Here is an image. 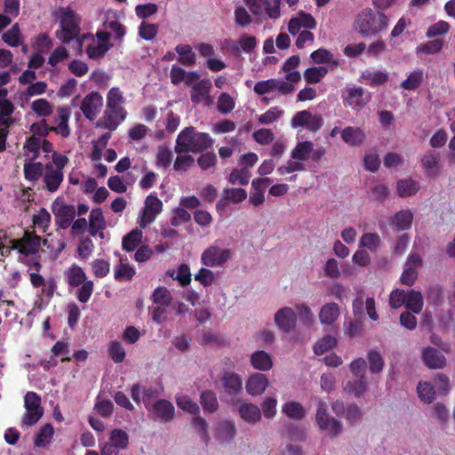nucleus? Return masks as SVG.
<instances>
[{
  "label": "nucleus",
  "instance_id": "61",
  "mask_svg": "<svg viewBox=\"0 0 455 455\" xmlns=\"http://www.w3.org/2000/svg\"><path fill=\"white\" fill-rule=\"evenodd\" d=\"M152 299L156 304L163 307H168L172 301V297L171 291L167 288L160 286L154 291Z\"/></svg>",
  "mask_w": 455,
  "mask_h": 455
},
{
  "label": "nucleus",
  "instance_id": "8",
  "mask_svg": "<svg viewBox=\"0 0 455 455\" xmlns=\"http://www.w3.org/2000/svg\"><path fill=\"white\" fill-rule=\"evenodd\" d=\"M129 445V435L121 428H115L108 434V441L100 445V455H118Z\"/></svg>",
  "mask_w": 455,
  "mask_h": 455
},
{
  "label": "nucleus",
  "instance_id": "48",
  "mask_svg": "<svg viewBox=\"0 0 455 455\" xmlns=\"http://www.w3.org/2000/svg\"><path fill=\"white\" fill-rule=\"evenodd\" d=\"M337 343V339L334 336L325 335L315 343L313 349L315 355H321L334 348Z\"/></svg>",
  "mask_w": 455,
  "mask_h": 455
},
{
  "label": "nucleus",
  "instance_id": "5",
  "mask_svg": "<svg viewBox=\"0 0 455 455\" xmlns=\"http://www.w3.org/2000/svg\"><path fill=\"white\" fill-rule=\"evenodd\" d=\"M60 24L57 37L63 43L70 42L79 31V18L70 7H60L55 12Z\"/></svg>",
  "mask_w": 455,
  "mask_h": 455
},
{
  "label": "nucleus",
  "instance_id": "43",
  "mask_svg": "<svg viewBox=\"0 0 455 455\" xmlns=\"http://www.w3.org/2000/svg\"><path fill=\"white\" fill-rule=\"evenodd\" d=\"M2 39L5 44L12 47L23 45L24 43V37L17 23L3 34Z\"/></svg>",
  "mask_w": 455,
  "mask_h": 455
},
{
  "label": "nucleus",
  "instance_id": "62",
  "mask_svg": "<svg viewBox=\"0 0 455 455\" xmlns=\"http://www.w3.org/2000/svg\"><path fill=\"white\" fill-rule=\"evenodd\" d=\"M295 311L297 314V318L299 317V320L306 325H311L315 321V315L309 307L305 303H298L295 305Z\"/></svg>",
  "mask_w": 455,
  "mask_h": 455
},
{
  "label": "nucleus",
  "instance_id": "13",
  "mask_svg": "<svg viewBox=\"0 0 455 455\" xmlns=\"http://www.w3.org/2000/svg\"><path fill=\"white\" fill-rule=\"evenodd\" d=\"M315 419L319 428L331 437L338 435L342 431L341 424L328 416L326 403L322 401L317 403Z\"/></svg>",
  "mask_w": 455,
  "mask_h": 455
},
{
  "label": "nucleus",
  "instance_id": "20",
  "mask_svg": "<svg viewBox=\"0 0 455 455\" xmlns=\"http://www.w3.org/2000/svg\"><path fill=\"white\" fill-rule=\"evenodd\" d=\"M12 248L24 255L33 254L40 248V237L36 235L26 232L22 238L12 240Z\"/></svg>",
  "mask_w": 455,
  "mask_h": 455
},
{
  "label": "nucleus",
  "instance_id": "35",
  "mask_svg": "<svg viewBox=\"0 0 455 455\" xmlns=\"http://www.w3.org/2000/svg\"><path fill=\"white\" fill-rule=\"evenodd\" d=\"M239 416L247 423L255 424L261 419V411L256 404L242 402L237 406Z\"/></svg>",
  "mask_w": 455,
  "mask_h": 455
},
{
  "label": "nucleus",
  "instance_id": "7",
  "mask_svg": "<svg viewBox=\"0 0 455 455\" xmlns=\"http://www.w3.org/2000/svg\"><path fill=\"white\" fill-rule=\"evenodd\" d=\"M233 256V251L222 246L218 241L206 247L200 257L202 265L207 267H224Z\"/></svg>",
  "mask_w": 455,
  "mask_h": 455
},
{
  "label": "nucleus",
  "instance_id": "51",
  "mask_svg": "<svg viewBox=\"0 0 455 455\" xmlns=\"http://www.w3.org/2000/svg\"><path fill=\"white\" fill-rule=\"evenodd\" d=\"M135 275L134 268L127 262L120 259L119 264L114 268V276L117 281H128Z\"/></svg>",
  "mask_w": 455,
  "mask_h": 455
},
{
  "label": "nucleus",
  "instance_id": "15",
  "mask_svg": "<svg viewBox=\"0 0 455 455\" xmlns=\"http://www.w3.org/2000/svg\"><path fill=\"white\" fill-rule=\"evenodd\" d=\"M148 410L149 415L155 420H159L164 423L172 421L175 416V408L173 404L165 399H160L146 405Z\"/></svg>",
  "mask_w": 455,
  "mask_h": 455
},
{
  "label": "nucleus",
  "instance_id": "4",
  "mask_svg": "<svg viewBox=\"0 0 455 455\" xmlns=\"http://www.w3.org/2000/svg\"><path fill=\"white\" fill-rule=\"evenodd\" d=\"M68 163V158L61 154L54 152L52 154V161L45 164L43 180L45 188L53 193L58 190L63 180V168Z\"/></svg>",
  "mask_w": 455,
  "mask_h": 455
},
{
  "label": "nucleus",
  "instance_id": "54",
  "mask_svg": "<svg viewBox=\"0 0 455 455\" xmlns=\"http://www.w3.org/2000/svg\"><path fill=\"white\" fill-rule=\"evenodd\" d=\"M32 111L39 117H47L53 111L52 105L45 99H37L31 103Z\"/></svg>",
  "mask_w": 455,
  "mask_h": 455
},
{
  "label": "nucleus",
  "instance_id": "47",
  "mask_svg": "<svg viewBox=\"0 0 455 455\" xmlns=\"http://www.w3.org/2000/svg\"><path fill=\"white\" fill-rule=\"evenodd\" d=\"M381 245V238L377 233H364L359 239V247L371 251H377Z\"/></svg>",
  "mask_w": 455,
  "mask_h": 455
},
{
  "label": "nucleus",
  "instance_id": "60",
  "mask_svg": "<svg viewBox=\"0 0 455 455\" xmlns=\"http://www.w3.org/2000/svg\"><path fill=\"white\" fill-rule=\"evenodd\" d=\"M54 430L51 424H45L38 432L36 439L35 445L38 447H44L48 445L53 436Z\"/></svg>",
  "mask_w": 455,
  "mask_h": 455
},
{
  "label": "nucleus",
  "instance_id": "46",
  "mask_svg": "<svg viewBox=\"0 0 455 455\" xmlns=\"http://www.w3.org/2000/svg\"><path fill=\"white\" fill-rule=\"evenodd\" d=\"M68 283L71 286H78L85 281V274L82 267L73 264L64 273Z\"/></svg>",
  "mask_w": 455,
  "mask_h": 455
},
{
  "label": "nucleus",
  "instance_id": "58",
  "mask_svg": "<svg viewBox=\"0 0 455 455\" xmlns=\"http://www.w3.org/2000/svg\"><path fill=\"white\" fill-rule=\"evenodd\" d=\"M108 352L109 357L116 363H122L126 356V351L120 341L113 340L109 342Z\"/></svg>",
  "mask_w": 455,
  "mask_h": 455
},
{
  "label": "nucleus",
  "instance_id": "21",
  "mask_svg": "<svg viewBox=\"0 0 455 455\" xmlns=\"http://www.w3.org/2000/svg\"><path fill=\"white\" fill-rule=\"evenodd\" d=\"M360 81L371 87L382 86L389 81V74L387 71L369 68L361 72Z\"/></svg>",
  "mask_w": 455,
  "mask_h": 455
},
{
  "label": "nucleus",
  "instance_id": "34",
  "mask_svg": "<svg viewBox=\"0 0 455 455\" xmlns=\"http://www.w3.org/2000/svg\"><path fill=\"white\" fill-rule=\"evenodd\" d=\"M272 180L269 178H258L251 181V192L249 203L253 206H259L265 201V186Z\"/></svg>",
  "mask_w": 455,
  "mask_h": 455
},
{
  "label": "nucleus",
  "instance_id": "57",
  "mask_svg": "<svg viewBox=\"0 0 455 455\" xmlns=\"http://www.w3.org/2000/svg\"><path fill=\"white\" fill-rule=\"evenodd\" d=\"M176 52L180 56L179 61L184 66H192L196 63V54L190 45L179 44L176 46Z\"/></svg>",
  "mask_w": 455,
  "mask_h": 455
},
{
  "label": "nucleus",
  "instance_id": "19",
  "mask_svg": "<svg viewBox=\"0 0 455 455\" xmlns=\"http://www.w3.org/2000/svg\"><path fill=\"white\" fill-rule=\"evenodd\" d=\"M371 94L363 87H352L346 91L344 104L355 110L363 109L370 101Z\"/></svg>",
  "mask_w": 455,
  "mask_h": 455
},
{
  "label": "nucleus",
  "instance_id": "52",
  "mask_svg": "<svg viewBox=\"0 0 455 455\" xmlns=\"http://www.w3.org/2000/svg\"><path fill=\"white\" fill-rule=\"evenodd\" d=\"M124 102L123 92L117 87L111 88L107 94V108L108 109H124L121 105Z\"/></svg>",
  "mask_w": 455,
  "mask_h": 455
},
{
  "label": "nucleus",
  "instance_id": "26",
  "mask_svg": "<svg viewBox=\"0 0 455 455\" xmlns=\"http://www.w3.org/2000/svg\"><path fill=\"white\" fill-rule=\"evenodd\" d=\"M236 435L235 423L225 420L218 423L214 427V438L220 444L231 443Z\"/></svg>",
  "mask_w": 455,
  "mask_h": 455
},
{
  "label": "nucleus",
  "instance_id": "24",
  "mask_svg": "<svg viewBox=\"0 0 455 455\" xmlns=\"http://www.w3.org/2000/svg\"><path fill=\"white\" fill-rule=\"evenodd\" d=\"M247 198V192L241 188H225L220 200L217 203V210H224L230 204H239Z\"/></svg>",
  "mask_w": 455,
  "mask_h": 455
},
{
  "label": "nucleus",
  "instance_id": "50",
  "mask_svg": "<svg viewBox=\"0 0 455 455\" xmlns=\"http://www.w3.org/2000/svg\"><path fill=\"white\" fill-rule=\"evenodd\" d=\"M176 153L178 156L173 164V168L176 172H185L194 165L195 160L188 152L179 151Z\"/></svg>",
  "mask_w": 455,
  "mask_h": 455
},
{
  "label": "nucleus",
  "instance_id": "6",
  "mask_svg": "<svg viewBox=\"0 0 455 455\" xmlns=\"http://www.w3.org/2000/svg\"><path fill=\"white\" fill-rule=\"evenodd\" d=\"M79 52L84 45L86 46V53L90 59L101 58L111 47L108 34L106 32L97 33L96 36L90 34L83 35L76 40Z\"/></svg>",
  "mask_w": 455,
  "mask_h": 455
},
{
  "label": "nucleus",
  "instance_id": "25",
  "mask_svg": "<svg viewBox=\"0 0 455 455\" xmlns=\"http://www.w3.org/2000/svg\"><path fill=\"white\" fill-rule=\"evenodd\" d=\"M424 364L429 369H443L446 365L445 356L432 347H425L421 351Z\"/></svg>",
  "mask_w": 455,
  "mask_h": 455
},
{
  "label": "nucleus",
  "instance_id": "16",
  "mask_svg": "<svg viewBox=\"0 0 455 455\" xmlns=\"http://www.w3.org/2000/svg\"><path fill=\"white\" fill-rule=\"evenodd\" d=\"M14 110L13 104L0 94V150L5 148V136L8 132V126L12 124V113Z\"/></svg>",
  "mask_w": 455,
  "mask_h": 455
},
{
  "label": "nucleus",
  "instance_id": "3",
  "mask_svg": "<svg viewBox=\"0 0 455 455\" xmlns=\"http://www.w3.org/2000/svg\"><path fill=\"white\" fill-rule=\"evenodd\" d=\"M212 140L208 133L196 132L194 127H187L178 135L175 151L198 152L209 148Z\"/></svg>",
  "mask_w": 455,
  "mask_h": 455
},
{
  "label": "nucleus",
  "instance_id": "17",
  "mask_svg": "<svg viewBox=\"0 0 455 455\" xmlns=\"http://www.w3.org/2000/svg\"><path fill=\"white\" fill-rule=\"evenodd\" d=\"M275 326L283 332L289 333L292 331L297 324V314L294 308L291 307H283L279 308L274 315Z\"/></svg>",
  "mask_w": 455,
  "mask_h": 455
},
{
  "label": "nucleus",
  "instance_id": "39",
  "mask_svg": "<svg viewBox=\"0 0 455 455\" xmlns=\"http://www.w3.org/2000/svg\"><path fill=\"white\" fill-rule=\"evenodd\" d=\"M166 275L176 280L181 286H187L191 283V271L188 264H180L176 268L169 269Z\"/></svg>",
  "mask_w": 455,
  "mask_h": 455
},
{
  "label": "nucleus",
  "instance_id": "10",
  "mask_svg": "<svg viewBox=\"0 0 455 455\" xmlns=\"http://www.w3.org/2000/svg\"><path fill=\"white\" fill-rule=\"evenodd\" d=\"M51 209L59 228L67 229L71 226L76 216V209L73 205L67 204L62 198L57 197Z\"/></svg>",
  "mask_w": 455,
  "mask_h": 455
},
{
  "label": "nucleus",
  "instance_id": "53",
  "mask_svg": "<svg viewBox=\"0 0 455 455\" xmlns=\"http://www.w3.org/2000/svg\"><path fill=\"white\" fill-rule=\"evenodd\" d=\"M142 231L140 229H133L123 238V248L127 251H132L140 244L142 240Z\"/></svg>",
  "mask_w": 455,
  "mask_h": 455
},
{
  "label": "nucleus",
  "instance_id": "59",
  "mask_svg": "<svg viewBox=\"0 0 455 455\" xmlns=\"http://www.w3.org/2000/svg\"><path fill=\"white\" fill-rule=\"evenodd\" d=\"M223 385L228 392L236 393L241 390L243 381L241 377L236 373H226L223 378Z\"/></svg>",
  "mask_w": 455,
  "mask_h": 455
},
{
  "label": "nucleus",
  "instance_id": "38",
  "mask_svg": "<svg viewBox=\"0 0 455 455\" xmlns=\"http://www.w3.org/2000/svg\"><path fill=\"white\" fill-rule=\"evenodd\" d=\"M251 363L258 371H267L273 367V359L267 352L258 350L251 354Z\"/></svg>",
  "mask_w": 455,
  "mask_h": 455
},
{
  "label": "nucleus",
  "instance_id": "64",
  "mask_svg": "<svg viewBox=\"0 0 455 455\" xmlns=\"http://www.w3.org/2000/svg\"><path fill=\"white\" fill-rule=\"evenodd\" d=\"M328 69L325 67H313L304 72V78L307 83H319L327 74Z\"/></svg>",
  "mask_w": 455,
  "mask_h": 455
},
{
  "label": "nucleus",
  "instance_id": "11",
  "mask_svg": "<svg viewBox=\"0 0 455 455\" xmlns=\"http://www.w3.org/2000/svg\"><path fill=\"white\" fill-rule=\"evenodd\" d=\"M162 211V201L156 196H148L144 202V207L138 218V224L140 228H145L153 223L156 220L157 215H159Z\"/></svg>",
  "mask_w": 455,
  "mask_h": 455
},
{
  "label": "nucleus",
  "instance_id": "14",
  "mask_svg": "<svg viewBox=\"0 0 455 455\" xmlns=\"http://www.w3.org/2000/svg\"><path fill=\"white\" fill-rule=\"evenodd\" d=\"M322 125V117L307 110L297 112L291 119V126L293 129H306L315 132L320 130Z\"/></svg>",
  "mask_w": 455,
  "mask_h": 455
},
{
  "label": "nucleus",
  "instance_id": "63",
  "mask_svg": "<svg viewBox=\"0 0 455 455\" xmlns=\"http://www.w3.org/2000/svg\"><path fill=\"white\" fill-rule=\"evenodd\" d=\"M43 164L40 163L28 162L24 164V174L26 180L35 181L43 175Z\"/></svg>",
  "mask_w": 455,
  "mask_h": 455
},
{
  "label": "nucleus",
  "instance_id": "56",
  "mask_svg": "<svg viewBox=\"0 0 455 455\" xmlns=\"http://www.w3.org/2000/svg\"><path fill=\"white\" fill-rule=\"evenodd\" d=\"M277 399L273 396L265 397L261 403V417L271 419L277 414Z\"/></svg>",
  "mask_w": 455,
  "mask_h": 455
},
{
  "label": "nucleus",
  "instance_id": "29",
  "mask_svg": "<svg viewBox=\"0 0 455 455\" xmlns=\"http://www.w3.org/2000/svg\"><path fill=\"white\" fill-rule=\"evenodd\" d=\"M414 215L409 209L400 210L389 220L391 228L395 231H404L411 228Z\"/></svg>",
  "mask_w": 455,
  "mask_h": 455
},
{
  "label": "nucleus",
  "instance_id": "55",
  "mask_svg": "<svg viewBox=\"0 0 455 455\" xmlns=\"http://www.w3.org/2000/svg\"><path fill=\"white\" fill-rule=\"evenodd\" d=\"M283 109L280 107H272L265 113L258 116V122L261 124H271L279 120L283 116Z\"/></svg>",
  "mask_w": 455,
  "mask_h": 455
},
{
  "label": "nucleus",
  "instance_id": "36",
  "mask_svg": "<svg viewBox=\"0 0 455 455\" xmlns=\"http://www.w3.org/2000/svg\"><path fill=\"white\" fill-rule=\"evenodd\" d=\"M106 228V221L100 208L91 211L89 216V233L92 236L99 235L101 239L104 238L103 229Z\"/></svg>",
  "mask_w": 455,
  "mask_h": 455
},
{
  "label": "nucleus",
  "instance_id": "2",
  "mask_svg": "<svg viewBox=\"0 0 455 455\" xmlns=\"http://www.w3.org/2000/svg\"><path fill=\"white\" fill-rule=\"evenodd\" d=\"M325 154L323 148H314L311 141L298 142L291 151V158L283 165L277 168L279 175H285L295 172H302L305 170L304 162L312 158L318 161Z\"/></svg>",
  "mask_w": 455,
  "mask_h": 455
},
{
  "label": "nucleus",
  "instance_id": "23",
  "mask_svg": "<svg viewBox=\"0 0 455 455\" xmlns=\"http://www.w3.org/2000/svg\"><path fill=\"white\" fill-rule=\"evenodd\" d=\"M126 118L125 109H107L103 116L97 123V126L109 131H115Z\"/></svg>",
  "mask_w": 455,
  "mask_h": 455
},
{
  "label": "nucleus",
  "instance_id": "12",
  "mask_svg": "<svg viewBox=\"0 0 455 455\" xmlns=\"http://www.w3.org/2000/svg\"><path fill=\"white\" fill-rule=\"evenodd\" d=\"M294 91L293 84L283 80L270 78L267 80L259 81L254 84L253 92L259 95H266L274 92L280 94H289Z\"/></svg>",
  "mask_w": 455,
  "mask_h": 455
},
{
  "label": "nucleus",
  "instance_id": "45",
  "mask_svg": "<svg viewBox=\"0 0 455 455\" xmlns=\"http://www.w3.org/2000/svg\"><path fill=\"white\" fill-rule=\"evenodd\" d=\"M175 400L179 409L191 415H198L200 411L198 404L188 395L180 394L176 396Z\"/></svg>",
  "mask_w": 455,
  "mask_h": 455
},
{
  "label": "nucleus",
  "instance_id": "33",
  "mask_svg": "<svg viewBox=\"0 0 455 455\" xmlns=\"http://www.w3.org/2000/svg\"><path fill=\"white\" fill-rule=\"evenodd\" d=\"M342 140L348 146L360 147L365 140L366 135L363 129L347 126L340 131Z\"/></svg>",
  "mask_w": 455,
  "mask_h": 455
},
{
  "label": "nucleus",
  "instance_id": "9",
  "mask_svg": "<svg viewBox=\"0 0 455 455\" xmlns=\"http://www.w3.org/2000/svg\"><path fill=\"white\" fill-rule=\"evenodd\" d=\"M24 407L26 412L22 417L23 425H35L44 414V409L41 406V398L35 392H28L25 395Z\"/></svg>",
  "mask_w": 455,
  "mask_h": 455
},
{
  "label": "nucleus",
  "instance_id": "49",
  "mask_svg": "<svg viewBox=\"0 0 455 455\" xmlns=\"http://www.w3.org/2000/svg\"><path fill=\"white\" fill-rule=\"evenodd\" d=\"M423 296L419 291L411 290L407 291L405 307L414 314H419L423 308Z\"/></svg>",
  "mask_w": 455,
  "mask_h": 455
},
{
  "label": "nucleus",
  "instance_id": "32",
  "mask_svg": "<svg viewBox=\"0 0 455 455\" xmlns=\"http://www.w3.org/2000/svg\"><path fill=\"white\" fill-rule=\"evenodd\" d=\"M340 315V307L335 302L323 304L318 313V318L323 325H332Z\"/></svg>",
  "mask_w": 455,
  "mask_h": 455
},
{
  "label": "nucleus",
  "instance_id": "27",
  "mask_svg": "<svg viewBox=\"0 0 455 455\" xmlns=\"http://www.w3.org/2000/svg\"><path fill=\"white\" fill-rule=\"evenodd\" d=\"M269 380L266 375L261 373L251 374L245 383V389L251 396L261 395L268 387Z\"/></svg>",
  "mask_w": 455,
  "mask_h": 455
},
{
  "label": "nucleus",
  "instance_id": "31",
  "mask_svg": "<svg viewBox=\"0 0 455 455\" xmlns=\"http://www.w3.org/2000/svg\"><path fill=\"white\" fill-rule=\"evenodd\" d=\"M70 117V112L66 108H59L57 109L56 116L54 117V125L51 127V130L62 137H68L70 134V129L68 126V120Z\"/></svg>",
  "mask_w": 455,
  "mask_h": 455
},
{
  "label": "nucleus",
  "instance_id": "37",
  "mask_svg": "<svg viewBox=\"0 0 455 455\" xmlns=\"http://www.w3.org/2000/svg\"><path fill=\"white\" fill-rule=\"evenodd\" d=\"M299 62V56L292 55L283 64L282 70L285 73V82L292 84V83H298L301 79L300 73L297 70Z\"/></svg>",
  "mask_w": 455,
  "mask_h": 455
},
{
  "label": "nucleus",
  "instance_id": "28",
  "mask_svg": "<svg viewBox=\"0 0 455 455\" xmlns=\"http://www.w3.org/2000/svg\"><path fill=\"white\" fill-rule=\"evenodd\" d=\"M316 27L315 19L309 13L299 12L296 17L290 20L288 23V31L291 35H296L300 28L314 29Z\"/></svg>",
  "mask_w": 455,
  "mask_h": 455
},
{
  "label": "nucleus",
  "instance_id": "41",
  "mask_svg": "<svg viewBox=\"0 0 455 455\" xmlns=\"http://www.w3.org/2000/svg\"><path fill=\"white\" fill-rule=\"evenodd\" d=\"M367 379L366 377L355 378L349 380L344 386V391L349 395L359 397L364 395L367 390Z\"/></svg>",
  "mask_w": 455,
  "mask_h": 455
},
{
  "label": "nucleus",
  "instance_id": "22",
  "mask_svg": "<svg viewBox=\"0 0 455 455\" xmlns=\"http://www.w3.org/2000/svg\"><path fill=\"white\" fill-rule=\"evenodd\" d=\"M212 82L209 79H203L192 86L190 96L194 103H204L211 105L212 99L210 96Z\"/></svg>",
  "mask_w": 455,
  "mask_h": 455
},
{
  "label": "nucleus",
  "instance_id": "18",
  "mask_svg": "<svg viewBox=\"0 0 455 455\" xmlns=\"http://www.w3.org/2000/svg\"><path fill=\"white\" fill-rule=\"evenodd\" d=\"M102 107V96L97 92H91L82 100L80 109L87 119L92 121L100 114Z\"/></svg>",
  "mask_w": 455,
  "mask_h": 455
},
{
  "label": "nucleus",
  "instance_id": "1",
  "mask_svg": "<svg viewBox=\"0 0 455 455\" xmlns=\"http://www.w3.org/2000/svg\"><path fill=\"white\" fill-rule=\"evenodd\" d=\"M389 25V19L382 12H374L371 8H364L358 12L353 20L354 31L362 36H375L386 31Z\"/></svg>",
  "mask_w": 455,
  "mask_h": 455
},
{
  "label": "nucleus",
  "instance_id": "44",
  "mask_svg": "<svg viewBox=\"0 0 455 455\" xmlns=\"http://www.w3.org/2000/svg\"><path fill=\"white\" fill-rule=\"evenodd\" d=\"M419 189L418 182L411 179H404L397 181L396 191L401 197H409L415 195Z\"/></svg>",
  "mask_w": 455,
  "mask_h": 455
},
{
  "label": "nucleus",
  "instance_id": "42",
  "mask_svg": "<svg viewBox=\"0 0 455 455\" xmlns=\"http://www.w3.org/2000/svg\"><path fill=\"white\" fill-rule=\"evenodd\" d=\"M417 394L424 403H432L435 399V389L433 384L427 380H420L417 385Z\"/></svg>",
  "mask_w": 455,
  "mask_h": 455
},
{
  "label": "nucleus",
  "instance_id": "30",
  "mask_svg": "<svg viewBox=\"0 0 455 455\" xmlns=\"http://www.w3.org/2000/svg\"><path fill=\"white\" fill-rule=\"evenodd\" d=\"M420 164L428 177H435L441 172L440 156L435 152L429 151L424 154L420 159Z\"/></svg>",
  "mask_w": 455,
  "mask_h": 455
},
{
  "label": "nucleus",
  "instance_id": "40",
  "mask_svg": "<svg viewBox=\"0 0 455 455\" xmlns=\"http://www.w3.org/2000/svg\"><path fill=\"white\" fill-rule=\"evenodd\" d=\"M282 412L289 419L299 420L306 415L304 406L296 401H287L282 405Z\"/></svg>",
  "mask_w": 455,
  "mask_h": 455
}]
</instances>
